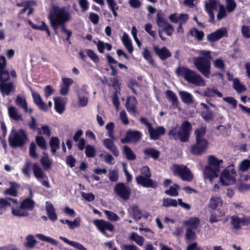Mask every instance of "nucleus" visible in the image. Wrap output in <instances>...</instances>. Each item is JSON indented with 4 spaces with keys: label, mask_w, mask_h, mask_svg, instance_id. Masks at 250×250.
Wrapping results in <instances>:
<instances>
[{
    "label": "nucleus",
    "mask_w": 250,
    "mask_h": 250,
    "mask_svg": "<svg viewBox=\"0 0 250 250\" xmlns=\"http://www.w3.org/2000/svg\"><path fill=\"white\" fill-rule=\"evenodd\" d=\"M48 18L55 32H57L59 28L61 27L62 32L66 34V40L68 41L72 35V32L66 28L65 24L72 19L71 13L69 9L66 7L54 6L50 10Z\"/></svg>",
    "instance_id": "obj_1"
},
{
    "label": "nucleus",
    "mask_w": 250,
    "mask_h": 250,
    "mask_svg": "<svg viewBox=\"0 0 250 250\" xmlns=\"http://www.w3.org/2000/svg\"><path fill=\"white\" fill-rule=\"evenodd\" d=\"M207 160L208 165L205 167L203 171L204 180L206 183H212L220 174L223 160L213 155L208 156Z\"/></svg>",
    "instance_id": "obj_2"
},
{
    "label": "nucleus",
    "mask_w": 250,
    "mask_h": 250,
    "mask_svg": "<svg viewBox=\"0 0 250 250\" xmlns=\"http://www.w3.org/2000/svg\"><path fill=\"white\" fill-rule=\"evenodd\" d=\"M198 53L200 57L193 58V63L196 68L205 77L209 78L210 74L211 63L210 51L208 50H199Z\"/></svg>",
    "instance_id": "obj_3"
},
{
    "label": "nucleus",
    "mask_w": 250,
    "mask_h": 250,
    "mask_svg": "<svg viewBox=\"0 0 250 250\" xmlns=\"http://www.w3.org/2000/svg\"><path fill=\"white\" fill-rule=\"evenodd\" d=\"M178 76L183 77L188 83L196 86H204L206 85L205 81L202 76L186 67H178L176 70Z\"/></svg>",
    "instance_id": "obj_4"
},
{
    "label": "nucleus",
    "mask_w": 250,
    "mask_h": 250,
    "mask_svg": "<svg viewBox=\"0 0 250 250\" xmlns=\"http://www.w3.org/2000/svg\"><path fill=\"white\" fill-rule=\"evenodd\" d=\"M191 130V125L190 123L184 121L179 129L177 127L172 128L169 130L168 134L171 138L185 142L188 140Z\"/></svg>",
    "instance_id": "obj_5"
},
{
    "label": "nucleus",
    "mask_w": 250,
    "mask_h": 250,
    "mask_svg": "<svg viewBox=\"0 0 250 250\" xmlns=\"http://www.w3.org/2000/svg\"><path fill=\"white\" fill-rule=\"evenodd\" d=\"M27 141V134L22 129H20L17 131H13L9 137V145L13 147L21 146Z\"/></svg>",
    "instance_id": "obj_6"
},
{
    "label": "nucleus",
    "mask_w": 250,
    "mask_h": 250,
    "mask_svg": "<svg viewBox=\"0 0 250 250\" xmlns=\"http://www.w3.org/2000/svg\"><path fill=\"white\" fill-rule=\"evenodd\" d=\"M171 169L174 175L179 176L182 180L190 182L193 178L191 171L184 165H173Z\"/></svg>",
    "instance_id": "obj_7"
},
{
    "label": "nucleus",
    "mask_w": 250,
    "mask_h": 250,
    "mask_svg": "<svg viewBox=\"0 0 250 250\" xmlns=\"http://www.w3.org/2000/svg\"><path fill=\"white\" fill-rule=\"evenodd\" d=\"M141 172V174L136 178L137 183L145 188L155 187L156 185H154L153 180L150 178L151 173L148 167L147 166L143 167Z\"/></svg>",
    "instance_id": "obj_8"
},
{
    "label": "nucleus",
    "mask_w": 250,
    "mask_h": 250,
    "mask_svg": "<svg viewBox=\"0 0 250 250\" xmlns=\"http://www.w3.org/2000/svg\"><path fill=\"white\" fill-rule=\"evenodd\" d=\"M236 172L235 170L229 167L224 169L220 176V181L222 185L229 186L234 183Z\"/></svg>",
    "instance_id": "obj_9"
},
{
    "label": "nucleus",
    "mask_w": 250,
    "mask_h": 250,
    "mask_svg": "<svg viewBox=\"0 0 250 250\" xmlns=\"http://www.w3.org/2000/svg\"><path fill=\"white\" fill-rule=\"evenodd\" d=\"M200 220H188L184 222V225L188 227L185 234L187 240H193L196 238L195 233L192 229H197Z\"/></svg>",
    "instance_id": "obj_10"
},
{
    "label": "nucleus",
    "mask_w": 250,
    "mask_h": 250,
    "mask_svg": "<svg viewBox=\"0 0 250 250\" xmlns=\"http://www.w3.org/2000/svg\"><path fill=\"white\" fill-rule=\"evenodd\" d=\"M114 190L117 195L125 201L130 198L131 189L124 183H119L117 184L114 187Z\"/></svg>",
    "instance_id": "obj_11"
},
{
    "label": "nucleus",
    "mask_w": 250,
    "mask_h": 250,
    "mask_svg": "<svg viewBox=\"0 0 250 250\" xmlns=\"http://www.w3.org/2000/svg\"><path fill=\"white\" fill-rule=\"evenodd\" d=\"M208 142L206 139L196 140V143L191 148V152L195 155H200L208 148Z\"/></svg>",
    "instance_id": "obj_12"
},
{
    "label": "nucleus",
    "mask_w": 250,
    "mask_h": 250,
    "mask_svg": "<svg viewBox=\"0 0 250 250\" xmlns=\"http://www.w3.org/2000/svg\"><path fill=\"white\" fill-rule=\"evenodd\" d=\"M142 137V134L137 130H128L126 133L125 138L121 139V142L123 144L137 142L140 141Z\"/></svg>",
    "instance_id": "obj_13"
},
{
    "label": "nucleus",
    "mask_w": 250,
    "mask_h": 250,
    "mask_svg": "<svg viewBox=\"0 0 250 250\" xmlns=\"http://www.w3.org/2000/svg\"><path fill=\"white\" fill-rule=\"evenodd\" d=\"M153 49L155 54L162 60H166L171 56V53L166 47L160 48L154 45L153 46Z\"/></svg>",
    "instance_id": "obj_14"
},
{
    "label": "nucleus",
    "mask_w": 250,
    "mask_h": 250,
    "mask_svg": "<svg viewBox=\"0 0 250 250\" xmlns=\"http://www.w3.org/2000/svg\"><path fill=\"white\" fill-rule=\"evenodd\" d=\"M227 35V30L223 27L219 29L216 31L209 34L207 36L208 40L210 42L216 41Z\"/></svg>",
    "instance_id": "obj_15"
},
{
    "label": "nucleus",
    "mask_w": 250,
    "mask_h": 250,
    "mask_svg": "<svg viewBox=\"0 0 250 250\" xmlns=\"http://www.w3.org/2000/svg\"><path fill=\"white\" fill-rule=\"evenodd\" d=\"M93 224L103 233L105 234V230L107 229L110 231L113 230L114 227L109 223L104 220H94Z\"/></svg>",
    "instance_id": "obj_16"
},
{
    "label": "nucleus",
    "mask_w": 250,
    "mask_h": 250,
    "mask_svg": "<svg viewBox=\"0 0 250 250\" xmlns=\"http://www.w3.org/2000/svg\"><path fill=\"white\" fill-rule=\"evenodd\" d=\"M223 204V201L222 198L218 195L212 196L209 199L208 207L213 210H217L219 208L222 207Z\"/></svg>",
    "instance_id": "obj_17"
},
{
    "label": "nucleus",
    "mask_w": 250,
    "mask_h": 250,
    "mask_svg": "<svg viewBox=\"0 0 250 250\" xmlns=\"http://www.w3.org/2000/svg\"><path fill=\"white\" fill-rule=\"evenodd\" d=\"M15 102L18 106L23 109L24 112L31 113L33 112L32 108H28L27 103L25 96L18 95Z\"/></svg>",
    "instance_id": "obj_18"
},
{
    "label": "nucleus",
    "mask_w": 250,
    "mask_h": 250,
    "mask_svg": "<svg viewBox=\"0 0 250 250\" xmlns=\"http://www.w3.org/2000/svg\"><path fill=\"white\" fill-rule=\"evenodd\" d=\"M7 111L10 119L16 121L22 120V114L19 112L16 107L12 105L8 106Z\"/></svg>",
    "instance_id": "obj_19"
},
{
    "label": "nucleus",
    "mask_w": 250,
    "mask_h": 250,
    "mask_svg": "<svg viewBox=\"0 0 250 250\" xmlns=\"http://www.w3.org/2000/svg\"><path fill=\"white\" fill-rule=\"evenodd\" d=\"M54 101L56 111L59 114H62L65 110L66 99L62 97H55Z\"/></svg>",
    "instance_id": "obj_20"
},
{
    "label": "nucleus",
    "mask_w": 250,
    "mask_h": 250,
    "mask_svg": "<svg viewBox=\"0 0 250 250\" xmlns=\"http://www.w3.org/2000/svg\"><path fill=\"white\" fill-rule=\"evenodd\" d=\"M148 131L151 140L158 139L161 135H164L166 132L165 129L163 126H159L156 128H153L151 127Z\"/></svg>",
    "instance_id": "obj_21"
},
{
    "label": "nucleus",
    "mask_w": 250,
    "mask_h": 250,
    "mask_svg": "<svg viewBox=\"0 0 250 250\" xmlns=\"http://www.w3.org/2000/svg\"><path fill=\"white\" fill-rule=\"evenodd\" d=\"M114 141L111 139H105L103 140V143L107 149L111 151L115 156H118L119 155V151L115 145Z\"/></svg>",
    "instance_id": "obj_22"
},
{
    "label": "nucleus",
    "mask_w": 250,
    "mask_h": 250,
    "mask_svg": "<svg viewBox=\"0 0 250 250\" xmlns=\"http://www.w3.org/2000/svg\"><path fill=\"white\" fill-rule=\"evenodd\" d=\"M14 90V88L12 83H0V91L3 97L8 95Z\"/></svg>",
    "instance_id": "obj_23"
},
{
    "label": "nucleus",
    "mask_w": 250,
    "mask_h": 250,
    "mask_svg": "<svg viewBox=\"0 0 250 250\" xmlns=\"http://www.w3.org/2000/svg\"><path fill=\"white\" fill-rule=\"evenodd\" d=\"M137 104V101L135 97L133 96L129 97L126 103V107L127 110L130 113L135 114L136 113V107Z\"/></svg>",
    "instance_id": "obj_24"
},
{
    "label": "nucleus",
    "mask_w": 250,
    "mask_h": 250,
    "mask_svg": "<svg viewBox=\"0 0 250 250\" xmlns=\"http://www.w3.org/2000/svg\"><path fill=\"white\" fill-rule=\"evenodd\" d=\"M179 95L183 103L188 104L193 103L194 98L190 93L186 91H179Z\"/></svg>",
    "instance_id": "obj_25"
},
{
    "label": "nucleus",
    "mask_w": 250,
    "mask_h": 250,
    "mask_svg": "<svg viewBox=\"0 0 250 250\" xmlns=\"http://www.w3.org/2000/svg\"><path fill=\"white\" fill-rule=\"evenodd\" d=\"M217 3V0H209L208 3L206 2V10L210 17V21H212L214 20L213 10L215 8Z\"/></svg>",
    "instance_id": "obj_26"
},
{
    "label": "nucleus",
    "mask_w": 250,
    "mask_h": 250,
    "mask_svg": "<svg viewBox=\"0 0 250 250\" xmlns=\"http://www.w3.org/2000/svg\"><path fill=\"white\" fill-rule=\"evenodd\" d=\"M33 172L35 177L40 181L46 177V175L37 163L33 164Z\"/></svg>",
    "instance_id": "obj_27"
},
{
    "label": "nucleus",
    "mask_w": 250,
    "mask_h": 250,
    "mask_svg": "<svg viewBox=\"0 0 250 250\" xmlns=\"http://www.w3.org/2000/svg\"><path fill=\"white\" fill-rule=\"evenodd\" d=\"M31 93L34 102L37 105L40 109H46V104L42 101L40 95L32 90L31 91Z\"/></svg>",
    "instance_id": "obj_28"
},
{
    "label": "nucleus",
    "mask_w": 250,
    "mask_h": 250,
    "mask_svg": "<svg viewBox=\"0 0 250 250\" xmlns=\"http://www.w3.org/2000/svg\"><path fill=\"white\" fill-rule=\"evenodd\" d=\"M31 93L34 102L37 105L40 109H46V104L42 101L40 95L32 90L31 91Z\"/></svg>",
    "instance_id": "obj_29"
},
{
    "label": "nucleus",
    "mask_w": 250,
    "mask_h": 250,
    "mask_svg": "<svg viewBox=\"0 0 250 250\" xmlns=\"http://www.w3.org/2000/svg\"><path fill=\"white\" fill-rule=\"evenodd\" d=\"M129 212L130 216L134 219H141V218H147V215H143L138 207L135 205L132 206L129 209Z\"/></svg>",
    "instance_id": "obj_30"
},
{
    "label": "nucleus",
    "mask_w": 250,
    "mask_h": 250,
    "mask_svg": "<svg viewBox=\"0 0 250 250\" xmlns=\"http://www.w3.org/2000/svg\"><path fill=\"white\" fill-rule=\"evenodd\" d=\"M121 40L129 53H132L133 51V47L131 41L129 39V36L126 33H124L121 38Z\"/></svg>",
    "instance_id": "obj_31"
},
{
    "label": "nucleus",
    "mask_w": 250,
    "mask_h": 250,
    "mask_svg": "<svg viewBox=\"0 0 250 250\" xmlns=\"http://www.w3.org/2000/svg\"><path fill=\"white\" fill-rule=\"evenodd\" d=\"M10 187L5 189L3 191L5 195H8L12 196H17L18 195L17 190L19 188V185L17 183L11 182Z\"/></svg>",
    "instance_id": "obj_32"
},
{
    "label": "nucleus",
    "mask_w": 250,
    "mask_h": 250,
    "mask_svg": "<svg viewBox=\"0 0 250 250\" xmlns=\"http://www.w3.org/2000/svg\"><path fill=\"white\" fill-rule=\"evenodd\" d=\"M232 81L233 87L237 93H241L246 90L247 88L245 85L241 83L238 78H235Z\"/></svg>",
    "instance_id": "obj_33"
},
{
    "label": "nucleus",
    "mask_w": 250,
    "mask_h": 250,
    "mask_svg": "<svg viewBox=\"0 0 250 250\" xmlns=\"http://www.w3.org/2000/svg\"><path fill=\"white\" fill-rule=\"evenodd\" d=\"M250 224V220H231L230 224L232 226L231 229H238L241 225H248Z\"/></svg>",
    "instance_id": "obj_34"
},
{
    "label": "nucleus",
    "mask_w": 250,
    "mask_h": 250,
    "mask_svg": "<svg viewBox=\"0 0 250 250\" xmlns=\"http://www.w3.org/2000/svg\"><path fill=\"white\" fill-rule=\"evenodd\" d=\"M204 95L205 96L209 97H213L215 95L218 97H222V94L217 89L207 87L204 91Z\"/></svg>",
    "instance_id": "obj_35"
},
{
    "label": "nucleus",
    "mask_w": 250,
    "mask_h": 250,
    "mask_svg": "<svg viewBox=\"0 0 250 250\" xmlns=\"http://www.w3.org/2000/svg\"><path fill=\"white\" fill-rule=\"evenodd\" d=\"M60 239L70 246L73 247L79 250H87L81 244L73 241H70L65 237L60 236Z\"/></svg>",
    "instance_id": "obj_36"
},
{
    "label": "nucleus",
    "mask_w": 250,
    "mask_h": 250,
    "mask_svg": "<svg viewBox=\"0 0 250 250\" xmlns=\"http://www.w3.org/2000/svg\"><path fill=\"white\" fill-rule=\"evenodd\" d=\"M41 163L44 169H50L52 163L49 159L48 154L43 153V156L41 159Z\"/></svg>",
    "instance_id": "obj_37"
},
{
    "label": "nucleus",
    "mask_w": 250,
    "mask_h": 250,
    "mask_svg": "<svg viewBox=\"0 0 250 250\" xmlns=\"http://www.w3.org/2000/svg\"><path fill=\"white\" fill-rule=\"evenodd\" d=\"M46 209L48 215L50 219H56L57 217V214L55 212V209L53 205L48 202L45 203Z\"/></svg>",
    "instance_id": "obj_38"
},
{
    "label": "nucleus",
    "mask_w": 250,
    "mask_h": 250,
    "mask_svg": "<svg viewBox=\"0 0 250 250\" xmlns=\"http://www.w3.org/2000/svg\"><path fill=\"white\" fill-rule=\"evenodd\" d=\"M129 239L131 240L134 241L136 244L140 246H142L143 245L145 241V239L143 237L139 235L136 232L132 233L129 236Z\"/></svg>",
    "instance_id": "obj_39"
},
{
    "label": "nucleus",
    "mask_w": 250,
    "mask_h": 250,
    "mask_svg": "<svg viewBox=\"0 0 250 250\" xmlns=\"http://www.w3.org/2000/svg\"><path fill=\"white\" fill-rule=\"evenodd\" d=\"M37 243L36 240L35 239L33 235L29 234L26 237V242L24 243V246L26 248L32 249L33 248Z\"/></svg>",
    "instance_id": "obj_40"
},
{
    "label": "nucleus",
    "mask_w": 250,
    "mask_h": 250,
    "mask_svg": "<svg viewBox=\"0 0 250 250\" xmlns=\"http://www.w3.org/2000/svg\"><path fill=\"white\" fill-rule=\"evenodd\" d=\"M28 23L33 29L36 30H40L42 31H45L47 32L48 35L49 36H50V31L49 30L47 26L44 21H42V25L41 26L36 25L32 23L31 21H29Z\"/></svg>",
    "instance_id": "obj_41"
},
{
    "label": "nucleus",
    "mask_w": 250,
    "mask_h": 250,
    "mask_svg": "<svg viewBox=\"0 0 250 250\" xmlns=\"http://www.w3.org/2000/svg\"><path fill=\"white\" fill-rule=\"evenodd\" d=\"M156 23L158 26L162 27L167 23L161 10L158 11L157 15Z\"/></svg>",
    "instance_id": "obj_42"
},
{
    "label": "nucleus",
    "mask_w": 250,
    "mask_h": 250,
    "mask_svg": "<svg viewBox=\"0 0 250 250\" xmlns=\"http://www.w3.org/2000/svg\"><path fill=\"white\" fill-rule=\"evenodd\" d=\"M167 98L172 103V104L178 106V100L176 95L172 91L167 90L166 92Z\"/></svg>",
    "instance_id": "obj_43"
},
{
    "label": "nucleus",
    "mask_w": 250,
    "mask_h": 250,
    "mask_svg": "<svg viewBox=\"0 0 250 250\" xmlns=\"http://www.w3.org/2000/svg\"><path fill=\"white\" fill-rule=\"evenodd\" d=\"M206 127L202 126L196 129L194 131L195 140L206 139L204 136L206 134Z\"/></svg>",
    "instance_id": "obj_44"
},
{
    "label": "nucleus",
    "mask_w": 250,
    "mask_h": 250,
    "mask_svg": "<svg viewBox=\"0 0 250 250\" xmlns=\"http://www.w3.org/2000/svg\"><path fill=\"white\" fill-rule=\"evenodd\" d=\"M180 187L177 184H174L171 186L169 188L165 191V193L170 196H177L178 195V190Z\"/></svg>",
    "instance_id": "obj_45"
},
{
    "label": "nucleus",
    "mask_w": 250,
    "mask_h": 250,
    "mask_svg": "<svg viewBox=\"0 0 250 250\" xmlns=\"http://www.w3.org/2000/svg\"><path fill=\"white\" fill-rule=\"evenodd\" d=\"M50 145L52 153H55L56 150L60 147V141L59 139L57 137L51 138L50 141Z\"/></svg>",
    "instance_id": "obj_46"
},
{
    "label": "nucleus",
    "mask_w": 250,
    "mask_h": 250,
    "mask_svg": "<svg viewBox=\"0 0 250 250\" xmlns=\"http://www.w3.org/2000/svg\"><path fill=\"white\" fill-rule=\"evenodd\" d=\"M62 224H66L71 229H73L75 228L78 227L80 226V220H61Z\"/></svg>",
    "instance_id": "obj_47"
},
{
    "label": "nucleus",
    "mask_w": 250,
    "mask_h": 250,
    "mask_svg": "<svg viewBox=\"0 0 250 250\" xmlns=\"http://www.w3.org/2000/svg\"><path fill=\"white\" fill-rule=\"evenodd\" d=\"M250 168V160L245 159L242 161L239 164L238 170L242 172H245Z\"/></svg>",
    "instance_id": "obj_48"
},
{
    "label": "nucleus",
    "mask_w": 250,
    "mask_h": 250,
    "mask_svg": "<svg viewBox=\"0 0 250 250\" xmlns=\"http://www.w3.org/2000/svg\"><path fill=\"white\" fill-rule=\"evenodd\" d=\"M178 205L176 200L171 198H164L162 206L164 207H176Z\"/></svg>",
    "instance_id": "obj_49"
},
{
    "label": "nucleus",
    "mask_w": 250,
    "mask_h": 250,
    "mask_svg": "<svg viewBox=\"0 0 250 250\" xmlns=\"http://www.w3.org/2000/svg\"><path fill=\"white\" fill-rule=\"evenodd\" d=\"M144 152L146 155L148 157H151L155 159L158 158L160 155L158 151L151 148L145 149L144 150Z\"/></svg>",
    "instance_id": "obj_50"
},
{
    "label": "nucleus",
    "mask_w": 250,
    "mask_h": 250,
    "mask_svg": "<svg viewBox=\"0 0 250 250\" xmlns=\"http://www.w3.org/2000/svg\"><path fill=\"white\" fill-rule=\"evenodd\" d=\"M12 214L17 217H23L27 215L26 211L22 208L21 207L20 205V207L19 208H12Z\"/></svg>",
    "instance_id": "obj_51"
},
{
    "label": "nucleus",
    "mask_w": 250,
    "mask_h": 250,
    "mask_svg": "<svg viewBox=\"0 0 250 250\" xmlns=\"http://www.w3.org/2000/svg\"><path fill=\"white\" fill-rule=\"evenodd\" d=\"M124 152L128 160H133L136 158V156L131 149L126 146L124 147Z\"/></svg>",
    "instance_id": "obj_52"
},
{
    "label": "nucleus",
    "mask_w": 250,
    "mask_h": 250,
    "mask_svg": "<svg viewBox=\"0 0 250 250\" xmlns=\"http://www.w3.org/2000/svg\"><path fill=\"white\" fill-rule=\"evenodd\" d=\"M236 7L235 0H226V9L229 13L232 12Z\"/></svg>",
    "instance_id": "obj_53"
},
{
    "label": "nucleus",
    "mask_w": 250,
    "mask_h": 250,
    "mask_svg": "<svg viewBox=\"0 0 250 250\" xmlns=\"http://www.w3.org/2000/svg\"><path fill=\"white\" fill-rule=\"evenodd\" d=\"M34 202L29 199L24 200L21 204V207L25 209H32L34 207Z\"/></svg>",
    "instance_id": "obj_54"
},
{
    "label": "nucleus",
    "mask_w": 250,
    "mask_h": 250,
    "mask_svg": "<svg viewBox=\"0 0 250 250\" xmlns=\"http://www.w3.org/2000/svg\"><path fill=\"white\" fill-rule=\"evenodd\" d=\"M36 236L42 241L50 243L54 245H57V242L55 239L46 236L42 234H37Z\"/></svg>",
    "instance_id": "obj_55"
},
{
    "label": "nucleus",
    "mask_w": 250,
    "mask_h": 250,
    "mask_svg": "<svg viewBox=\"0 0 250 250\" xmlns=\"http://www.w3.org/2000/svg\"><path fill=\"white\" fill-rule=\"evenodd\" d=\"M114 128V124L112 122L108 123L105 126V128L107 130V135L110 138V139L115 140V138L113 132Z\"/></svg>",
    "instance_id": "obj_56"
},
{
    "label": "nucleus",
    "mask_w": 250,
    "mask_h": 250,
    "mask_svg": "<svg viewBox=\"0 0 250 250\" xmlns=\"http://www.w3.org/2000/svg\"><path fill=\"white\" fill-rule=\"evenodd\" d=\"M96 149L94 146L87 145L85 146V153L88 157H94L95 155Z\"/></svg>",
    "instance_id": "obj_57"
},
{
    "label": "nucleus",
    "mask_w": 250,
    "mask_h": 250,
    "mask_svg": "<svg viewBox=\"0 0 250 250\" xmlns=\"http://www.w3.org/2000/svg\"><path fill=\"white\" fill-rule=\"evenodd\" d=\"M31 163L29 160H26L25 162L24 166L22 168L21 171L22 173L27 177L30 176V167Z\"/></svg>",
    "instance_id": "obj_58"
},
{
    "label": "nucleus",
    "mask_w": 250,
    "mask_h": 250,
    "mask_svg": "<svg viewBox=\"0 0 250 250\" xmlns=\"http://www.w3.org/2000/svg\"><path fill=\"white\" fill-rule=\"evenodd\" d=\"M190 34L196 38L198 40H202L204 34L202 31H199L196 28H192L190 31Z\"/></svg>",
    "instance_id": "obj_59"
},
{
    "label": "nucleus",
    "mask_w": 250,
    "mask_h": 250,
    "mask_svg": "<svg viewBox=\"0 0 250 250\" xmlns=\"http://www.w3.org/2000/svg\"><path fill=\"white\" fill-rule=\"evenodd\" d=\"M227 11L226 9L223 5H220L219 11L217 15V18L220 20L226 17L227 15Z\"/></svg>",
    "instance_id": "obj_60"
},
{
    "label": "nucleus",
    "mask_w": 250,
    "mask_h": 250,
    "mask_svg": "<svg viewBox=\"0 0 250 250\" xmlns=\"http://www.w3.org/2000/svg\"><path fill=\"white\" fill-rule=\"evenodd\" d=\"M213 66L217 69L223 70L225 67V63L222 59H217L213 61Z\"/></svg>",
    "instance_id": "obj_61"
},
{
    "label": "nucleus",
    "mask_w": 250,
    "mask_h": 250,
    "mask_svg": "<svg viewBox=\"0 0 250 250\" xmlns=\"http://www.w3.org/2000/svg\"><path fill=\"white\" fill-rule=\"evenodd\" d=\"M36 141L38 145L42 149L46 148V143L43 137L38 136L36 137Z\"/></svg>",
    "instance_id": "obj_62"
},
{
    "label": "nucleus",
    "mask_w": 250,
    "mask_h": 250,
    "mask_svg": "<svg viewBox=\"0 0 250 250\" xmlns=\"http://www.w3.org/2000/svg\"><path fill=\"white\" fill-rule=\"evenodd\" d=\"M9 73L7 70L3 69L0 71V83H5L9 80Z\"/></svg>",
    "instance_id": "obj_63"
},
{
    "label": "nucleus",
    "mask_w": 250,
    "mask_h": 250,
    "mask_svg": "<svg viewBox=\"0 0 250 250\" xmlns=\"http://www.w3.org/2000/svg\"><path fill=\"white\" fill-rule=\"evenodd\" d=\"M38 132L39 134H42L48 137H49L51 135V131L48 125H42L41 129L38 128Z\"/></svg>",
    "instance_id": "obj_64"
}]
</instances>
